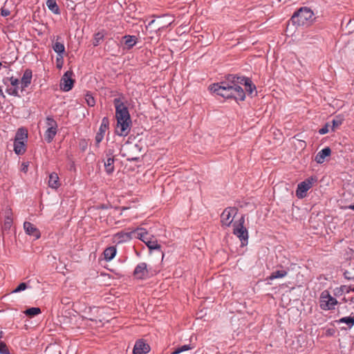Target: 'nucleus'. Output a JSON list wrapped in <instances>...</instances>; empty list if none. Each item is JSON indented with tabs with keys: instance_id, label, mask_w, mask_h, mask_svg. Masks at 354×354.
Returning a JSON list of instances; mask_svg holds the SVG:
<instances>
[{
	"instance_id": "obj_38",
	"label": "nucleus",
	"mask_w": 354,
	"mask_h": 354,
	"mask_svg": "<svg viewBox=\"0 0 354 354\" xmlns=\"http://www.w3.org/2000/svg\"><path fill=\"white\" fill-rule=\"evenodd\" d=\"M1 68H3L5 72L8 75L9 74V71L10 70L8 68V67H6V66H2V64L0 62V70ZM0 95H2L3 97H5V95H3V86L0 84Z\"/></svg>"
},
{
	"instance_id": "obj_52",
	"label": "nucleus",
	"mask_w": 354,
	"mask_h": 354,
	"mask_svg": "<svg viewBox=\"0 0 354 354\" xmlns=\"http://www.w3.org/2000/svg\"><path fill=\"white\" fill-rule=\"evenodd\" d=\"M57 67L61 68L62 67V64H57Z\"/></svg>"
},
{
	"instance_id": "obj_36",
	"label": "nucleus",
	"mask_w": 354,
	"mask_h": 354,
	"mask_svg": "<svg viewBox=\"0 0 354 354\" xmlns=\"http://www.w3.org/2000/svg\"><path fill=\"white\" fill-rule=\"evenodd\" d=\"M0 353L9 354V351L6 344L3 342L0 343Z\"/></svg>"
},
{
	"instance_id": "obj_50",
	"label": "nucleus",
	"mask_w": 354,
	"mask_h": 354,
	"mask_svg": "<svg viewBox=\"0 0 354 354\" xmlns=\"http://www.w3.org/2000/svg\"><path fill=\"white\" fill-rule=\"evenodd\" d=\"M59 60H62V59L59 57H57V62L58 63L57 64H60V62H59Z\"/></svg>"
},
{
	"instance_id": "obj_22",
	"label": "nucleus",
	"mask_w": 354,
	"mask_h": 354,
	"mask_svg": "<svg viewBox=\"0 0 354 354\" xmlns=\"http://www.w3.org/2000/svg\"><path fill=\"white\" fill-rule=\"evenodd\" d=\"M123 39L127 49L133 48L137 43V39L135 36L126 35L123 37Z\"/></svg>"
},
{
	"instance_id": "obj_16",
	"label": "nucleus",
	"mask_w": 354,
	"mask_h": 354,
	"mask_svg": "<svg viewBox=\"0 0 354 354\" xmlns=\"http://www.w3.org/2000/svg\"><path fill=\"white\" fill-rule=\"evenodd\" d=\"M48 185L50 188L54 189H57L60 187L61 183L58 174L56 172H52L49 174Z\"/></svg>"
},
{
	"instance_id": "obj_44",
	"label": "nucleus",
	"mask_w": 354,
	"mask_h": 354,
	"mask_svg": "<svg viewBox=\"0 0 354 354\" xmlns=\"http://www.w3.org/2000/svg\"><path fill=\"white\" fill-rule=\"evenodd\" d=\"M347 289H352V288L351 287H347L346 286H341L339 288V291H341L342 292H345L346 293Z\"/></svg>"
},
{
	"instance_id": "obj_9",
	"label": "nucleus",
	"mask_w": 354,
	"mask_h": 354,
	"mask_svg": "<svg viewBox=\"0 0 354 354\" xmlns=\"http://www.w3.org/2000/svg\"><path fill=\"white\" fill-rule=\"evenodd\" d=\"M136 230L131 231H120L113 236V242L115 243H122L130 241L132 239V234H136Z\"/></svg>"
},
{
	"instance_id": "obj_3",
	"label": "nucleus",
	"mask_w": 354,
	"mask_h": 354,
	"mask_svg": "<svg viewBox=\"0 0 354 354\" xmlns=\"http://www.w3.org/2000/svg\"><path fill=\"white\" fill-rule=\"evenodd\" d=\"M117 125L115 133L120 136H127L130 132L131 120L128 110L115 113Z\"/></svg>"
},
{
	"instance_id": "obj_41",
	"label": "nucleus",
	"mask_w": 354,
	"mask_h": 354,
	"mask_svg": "<svg viewBox=\"0 0 354 354\" xmlns=\"http://www.w3.org/2000/svg\"><path fill=\"white\" fill-rule=\"evenodd\" d=\"M344 277L348 280H354V276H352L351 272L347 270L344 272Z\"/></svg>"
},
{
	"instance_id": "obj_11",
	"label": "nucleus",
	"mask_w": 354,
	"mask_h": 354,
	"mask_svg": "<svg viewBox=\"0 0 354 354\" xmlns=\"http://www.w3.org/2000/svg\"><path fill=\"white\" fill-rule=\"evenodd\" d=\"M133 276L138 279H147L149 277L147 263L144 262L138 263L133 271Z\"/></svg>"
},
{
	"instance_id": "obj_33",
	"label": "nucleus",
	"mask_w": 354,
	"mask_h": 354,
	"mask_svg": "<svg viewBox=\"0 0 354 354\" xmlns=\"http://www.w3.org/2000/svg\"><path fill=\"white\" fill-rule=\"evenodd\" d=\"M286 275V272L284 270H277L275 272H273L271 275L270 276V279H274L277 278H281Z\"/></svg>"
},
{
	"instance_id": "obj_24",
	"label": "nucleus",
	"mask_w": 354,
	"mask_h": 354,
	"mask_svg": "<svg viewBox=\"0 0 354 354\" xmlns=\"http://www.w3.org/2000/svg\"><path fill=\"white\" fill-rule=\"evenodd\" d=\"M116 252V248L113 246L107 248L104 252L105 259L107 261L112 260L115 257Z\"/></svg>"
},
{
	"instance_id": "obj_12",
	"label": "nucleus",
	"mask_w": 354,
	"mask_h": 354,
	"mask_svg": "<svg viewBox=\"0 0 354 354\" xmlns=\"http://www.w3.org/2000/svg\"><path fill=\"white\" fill-rule=\"evenodd\" d=\"M10 86L6 88V92L11 95L19 96V89L21 88V82L12 76H11Z\"/></svg>"
},
{
	"instance_id": "obj_45",
	"label": "nucleus",
	"mask_w": 354,
	"mask_h": 354,
	"mask_svg": "<svg viewBox=\"0 0 354 354\" xmlns=\"http://www.w3.org/2000/svg\"><path fill=\"white\" fill-rule=\"evenodd\" d=\"M10 14V12L7 10H1V15L2 16H4V17H6L8 15H9Z\"/></svg>"
},
{
	"instance_id": "obj_46",
	"label": "nucleus",
	"mask_w": 354,
	"mask_h": 354,
	"mask_svg": "<svg viewBox=\"0 0 354 354\" xmlns=\"http://www.w3.org/2000/svg\"><path fill=\"white\" fill-rule=\"evenodd\" d=\"M346 208L347 209H351V210H353L354 211V203L353 205H348V207H346Z\"/></svg>"
},
{
	"instance_id": "obj_27",
	"label": "nucleus",
	"mask_w": 354,
	"mask_h": 354,
	"mask_svg": "<svg viewBox=\"0 0 354 354\" xmlns=\"http://www.w3.org/2000/svg\"><path fill=\"white\" fill-rule=\"evenodd\" d=\"M41 309L37 307H32L28 308L24 311V314L27 316H29L30 317H32L35 315H37L41 313Z\"/></svg>"
},
{
	"instance_id": "obj_13",
	"label": "nucleus",
	"mask_w": 354,
	"mask_h": 354,
	"mask_svg": "<svg viewBox=\"0 0 354 354\" xmlns=\"http://www.w3.org/2000/svg\"><path fill=\"white\" fill-rule=\"evenodd\" d=\"M150 351V346L143 340L140 339L135 344L133 353V354H146Z\"/></svg>"
},
{
	"instance_id": "obj_1",
	"label": "nucleus",
	"mask_w": 354,
	"mask_h": 354,
	"mask_svg": "<svg viewBox=\"0 0 354 354\" xmlns=\"http://www.w3.org/2000/svg\"><path fill=\"white\" fill-rule=\"evenodd\" d=\"M241 85L245 86L246 91L250 95L256 90V86L249 78L234 75H228L225 80L210 85L209 89L224 98H234L236 101H243L245 94Z\"/></svg>"
},
{
	"instance_id": "obj_7",
	"label": "nucleus",
	"mask_w": 354,
	"mask_h": 354,
	"mask_svg": "<svg viewBox=\"0 0 354 354\" xmlns=\"http://www.w3.org/2000/svg\"><path fill=\"white\" fill-rule=\"evenodd\" d=\"M245 222L244 217L242 216L239 221L238 223H234V234L239 238V239L242 241L243 245H245L248 243V230L245 227H244L243 224Z\"/></svg>"
},
{
	"instance_id": "obj_35",
	"label": "nucleus",
	"mask_w": 354,
	"mask_h": 354,
	"mask_svg": "<svg viewBox=\"0 0 354 354\" xmlns=\"http://www.w3.org/2000/svg\"><path fill=\"white\" fill-rule=\"evenodd\" d=\"M85 100L87 103V104L90 106H93L95 104V100L94 97L89 93H87L85 95Z\"/></svg>"
},
{
	"instance_id": "obj_43",
	"label": "nucleus",
	"mask_w": 354,
	"mask_h": 354,
	"mask_svg": "<svg viewBox=\"0 0 354 354\" xmlns=\"http://www.w3.org/2000/svg\"><path fill=\"white\" fill-rule=\"evenodd\" d=\"M28 163L27 162H23L21 164V170L22 171H24V173H26L27 171H28Z\"/></svg>"
},
{
	"instance_id": "obj_10",
	"label": "nucleus",
	"mask_w": 354,
	"mask_h": 354,
	"mask_svg": "<svg viewBox=\"0 0 354 354\" xmlns=\"http://www.w3.org/2000/svg\"><path fill=\"white\" fill-rule=\"evenodd\" d=\"M73 73L66 71L61 79L60 88L64 91H68L73 86L74 80L72 78Z\"/></svg>"
},
{
	"instance_id": "obj_30",
	"label": "nucleus",
	"mask_w": 354,
	"mask_h": 354,
	"mask_svg": "<svg viewBox=\"0 0 354 354\" xmlns=\"http://www.w3.org/2000/svg\"><path fill=\"white\" fill-rule=\"evenodd\" d=\"M109 119L107 118L104 117L102 120V123L100 127L98 133H101L104 135L105 132L109 129Z\"/></svg>"
},
{
	"instance_id": "obj_8",
	"label": "nucleus",
	"mask_w": 354,
	"mask_h": 354,
	"mask_svg": "<svg viewBox=\"0 0 354 354\" xmlns=\"http://www.w3.org/2000/svg\"><path fill=\"white\" fill-rule=\"evenodd\" d=\"M237 212L238 210L235 207H227L225 209L221 215L222 224L227 227L230 226L236 215Z\"/></svg>"
},
{
	"instance_id": "obj_31",
	"label": "nucleus",
	"mask_w": 354,
	"mask_h": 354,
	"mask_svg": "<svg viewBox=\"0 0 354 354\" xmlns=\"http://www.w3.org/2000/svg\"><path fill=\"white\" fill-rule=\"evenodd\" d=\"M46 129L58 127L57 122L50 116H48L46 119Z\"/></svg>"
},
{
	"instance_id": "obj_15",
	"label": "nucleus",
	"mask_w": 354,
	"mask_h": 354,
	"mask_svg": "<svg viewBox=\"0 0 354 354\" xmlns=\"http://www.w3.org/2000/svg\"><path fill=\"white\" fill-rule=\"evenodd\" d=\"M24 228L26 234L35 236L36 239L40 237V232L39 230L31 223L25 222L24 223Z\"/></svg>"
},
{
	"instance_id": "obj_4",
	"label": "nucleus",
	"mask_w": 354,
	"mask_h": 354,
	"mask_svg": "<svg viewBox=\"0 0 354 354\" xmlns=\"http://www.w3.org/2000/svg\"><path fill=\"white\" fill-rule=\"evenodd\" d=\"M136 234V238L143 241L149 250L160 249V245L158 244L157 240L153 236H151L145 229L137 228Z\"/></svg>"
},
{
	"instance_id": "obj_40",
	"label": "nucleus",
	"mask_w": 354,
	"mask_h": 354,
	"mask_svg": "<svg viewBox=\"0 0 354 354\" xmlns=\"http://www.w3.org/2000/svg\"><path fill=\"white\" fill-rule=\"evenodd\" d=\"M104 135L101 133H97L95 136V141L97 143H100L104 138Z\"/></svg>"
},
{
	"instance_id": "obj_6",
	"label": "nucleus",
	"mask_w": 354,
	"mask_h": 354,
	"mask_svg": "<svg viewBox=\"0 0 354 354\" xmlns=\"http://www.w3.org/2000/svg\"><path fill=\"white\" fill-rule=\"evenodd\" d=\"M316 181V177L311 176L299 183L296 190L297 197L298 198H305L307 192L313 187V183Z\"/></svg>"
},
{
	"instance_id": "obj_34",
	"label": "nucleus",
	"mask_w": 354,
	"mask_h": 354,
	"mask_svg": "<svg viewBox=\"0 0 354 354\" xmlns=\"http://www.w3.org/2000/svg\"><path fill=\"white\" fill-rule=\"evenodd\" d=\"M190 349H192V347L189 345H183L176 348L171 354H179L182 352L187 351Z\"/></svg>"
},
{
	"instance_id": "obj_20",
	"label": "nucleus",
	"mask_w": 354,
	"mask_h": 354,
	"mask_svg": "<svg viewBox=\"0 0 354 354\" xmlns=\"http://www.w3.org/2000/svg\"><path fill=\"white\" fill-rule=\"evenodd\" d=\"M113 104L115 108V113L128 110L127 106L124 104L123 101L120 97L115 98L113 100Z\"/></svg>"
},
{
	"instance_id": "obj_49",
	"label": "nucleus",
	"mask_w": 354,
	"mask_h": 354,
	"mask_svg": "<svg viewBox=\"0 0 354 354\" xmlns=\"http://www.w3.org/2000/svg\"><path fill=\"white\" fill-rule=\"evenodd\" d=\"M155 20H152L151 22H149V26H151V24H154Z\"/></svg>"
},
{
	"instance_id": "obj_39",
	"label": "nucleus",
	"mask_w": 354,
	"mask_h": 354,
	"mask_svg": "<svg viewBox=\"0 0 354 354\" xmlns=\"http://www.w3.org/2000/svg\"><path fill=\"white\" fill-rule=\"evenodd\" d=\"M328 127H329V124L328 123H326L322 128H321L319 130V133L321 134V135H324V134H326L328 132Z\"/></svg>"
},
{
	"instance_id": "obj_29",
	"label": "nucleus",
	"mask_w": 354,
	"mask_h": 354,
	"mask_svg": "<svg viewBox=\"0 0 354 354\" xmlns=\"http://www.w3.org/2000/svg\"><path fill=\"white\" fill-rule=\"evenodd\" d=\"M104 34L103 32H98L94 35L93 39V45L94 46H98L101 41L104 39Z\"/></svg>"
},
{
	"instance_id": "obj_37",
	"label": "nucleus",
	"mask_w": 354,
	"mask_h": 354,
	"mask_svg": "<svg viewBox=\"0 0 354 354\" xmlns=\"http://www.w3.org/2000/svg\"><path fill=\"white\" fill-rule=\"evenodd\" d=\"M27 288L26 283H21L14 290L13 292H19L26 290Z\"/></svg>"
},
{
	"instance_id": "obj_23",
	"label": "nucleus",
	"mask_w": 354,
	"mask_h": 354,
	"mask_svg": "<svg viewBox=\"0 0 354 354\" xmlns=\"http://www.w3.org/2000/svg\"><path fill=\"white\" fill-rule=\"evenodd\" d=\"M114 158L109 156L104 162V167L108 174H111L114 171Z\"/></svg>"
},
{
	"instance_id": "obj_18",
	"label": "nucleus",
	"mask_w": 354,
	"mask_h": 354,
	"mask_svg": "<svg viewBox=\"0 0 354 354\" xmlns=\"http://www.w3.org/2000/svg\"><path fill=\"white\" fill-rule=\"evenodd\" d=\"M58 127L48 128L44 133L45 140L50 143L53 141L57 134Z\"/></svg>"
},
{
	"instance_id": "obj_42",
	"label": "nucleus",
	"mask_w": 354,
	"mask_h": 354,
	"mask_svg": "<svg viewBox=\"0 0 354 354\" xmlns=\"http://www.w3.org/2000/svg\"><path fill=\"white\" fill-rule=\"evenodd\" d=\"M10 79H11V77H4L2 80L3 84L6 86V88H8V86H10Z\"/></svg>"
},
{
	"instance_id": "obj_32",
	"label": "nucleus",
	"mask_w": 354,
	"mask_h": 354,
	"mask_svg": "<svg viewBox=\"0 0 354 354\" xmlns=\"http://www.w3.org/2000/svg\"><path fill=\"white\" fill-rule=\"evenodd\" d=\"M339 322L346 324L351 328L354 325V317H344L341 318Z\"/></svg>"
},
{
	"instance_id": "obj_51",
	"label": "nucleus",
	"mask_w": 354,
	"mask_h": 354,
	"mask_svg": "<svg viewBox=\"0 0 354 354\" xmlns=\"http://www.w3.org/2000/svg\"><path fill=\"white\" fill-rule=\"evenodd\" d=\"M2 334H3V332L2 331H0V338L2 337Z\"/></svg>"
},
{
	"instance_id": "obj_28",
	"label": "nucleus",
	"mask_w": 354,
	"mask_h": 354,
	"mask_svg": "<svg viewBox=\"0 0 354 354\" xmlns=\"http://www.w3.org/2000/svg\"><path fill=\"white\" fill-rule=\"evenodd\" d=\"M344 118L342 115L335 116L332 120V131H335V129L342 124Z\"/></svg>"
},
{
	"instance_id": "obj_5",
	"label": "nucleus",
	"mask_w": 354,
	"mask_h": 354,
	"mask_svg": "<svg viewBox=\"0 0 354 354\" xmlns=\"http://www.w3.org/2000/svg\"><path fill=\"white\" fill-rule=\"evenodd\" d=\"M337 300L332 297L328 290H324L320 295V308L324 310L335 309Z\"/></svg>"
},
{
	"instance_id": "obj_25",
	"label": "nucleus",
	"mask_w": 354,
	"mask_h": 354,
	"mask_svg": "<svg viewBox=\"0 0 354 354\" xmlns=\"http://www.w3.org/2000/svg\"><path fill=\"white\" fill-rule=\"evenodd\" d=\"M27 131L23 128H20L17 130L15 140L24 142L27 138Z\"/></svg>"
},
{
	"instance_id": "obj_47",
	"label": "nucleus",
	"mask_w": 354,
	"mask_h": 354,
	"mask_svg": "<svg viewBox=\"0 0 354 354\" xmlns=\"http://www.w3.org/2000/svg\"><path fill=\"white\" fill-rule=\"evenodd\" d=\"M351 291L353 292H354V287L352 288V289H347L346 290V293H348L350 292Z\"/></svg>"
},
{
	"instance_id": "obj_48",
	"label": "nucleus",
	"mask_w": 354,
	"mask_h": 354,
	"mask_svg": "<svg viewBox=\"0 0 354 354\" xmlns=\"http://www.w3.org/2000/svg\"><path fill=\"white\" fill-rule=\"evenodd\" d=\"M353 23H354V19L350 20L349 22L348 23V26L351 25Z\"/></svg>"
},
{
	"instance_id": "obj_14",
	"label": "nucleus",
	"mask_w": 354,
	"mask_h": 354,
	"mask_svg": "<svg viewBox=\"0 0 354 354\" xmlns=\"http://www.w3.org/2000/svg\"><path fill=\"white\" fill-rule=\"evenodd\" d=\"M32 77V71L30 69H26L21 77V91H23L26 88H27L31 83Z\"/></svg>"
},
{
	"instance_id": "obj_19",
	"label": "nucleus",
	"mask_w": 354,
	"mask_h": 354,
	"mask_svg": "<svg viewBox=\"0 0 354 354\" xmlns=\"http://www.w3.org/2000/svg\"><path fill=\"white\" fill-rule=\"evenodd\" d=\"M53 50L58 54L60 59H63V54L65 53V46L63 43L58 41L57 40L53 45Z\"/></svg>"
},
{
	"instance_id": "obj_2",
	"label": "nucleus",
	"mask_w": 354,
	"mask_h": 354,
	"mask_svg": "<svg viewBox=\"0 0 354 354\" xmlns=\"http://www.w3.org/2000/svg\"><path fill=\"white\" fill-rule=\"evenodd\" d=\"M314 13L307 7H302L297 10L292 15L290 19L292 26L296 28L301 26H308L313 21Z\"/></svg>"
},
{
	"instance_id": "obj_26",
	"label": "nucleus",
	"mask_w": 354,
	"mask_h": 354,
	"mask_svg": "<svg viewBox=\"0 0 354 354\" xmlns=\"http://www.w3.org/2000/svg\"><path fill=\"white\" fill-rule=\"evenodd\" d=\"M46 6L50 10H51L55 14L59 13V7L56 3L55 0H47Z\"/></svg>"
},
{
	"instance_id": "obj_17",
	"label": "nucleus",
	"mask_w": 354,
	"mask_h": 354,
	"mask_svg": "<svg viewBox=\"0 0 354 354\" xmlns=\"http://www.w3.org/2000/svg\"><path fill=\"white\" fill-rule=\"evenodd\" d=\"M331 153V149H330V147H326L325 148H324L323 149H322L320 151H319L315 157V160L319 163V164H322L323 163L324 161H325V158L328 156H329Z\"/></svg>"
},
{
	"instance_id": "obj_21",
	"label": "nucleus",
	"mask_w": 354,
	"mask_h": 354,
	"mask_svg": "<svg viewBox=\"0 0 354 354\" xmlns=\"http://www.w3.org/2000/svg\"><path fill=\"white\" fill-rule=\"evenodd\" d=\"M14 151L18 155H21V154L24 153V152L26 151L24 142L19 141V140H15V142H14Z\"/></svg>"
}]
</instances>
